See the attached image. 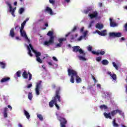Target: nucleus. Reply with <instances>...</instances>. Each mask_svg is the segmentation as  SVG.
I'll return each instance as SVG.
<instances>
[{
	"label": "nucleus",
	"mask_w": 127,
	"mask_h": 127,
	"mask_svg": "<svg viewBox=\"0 0 127 127\" xmlns=\"http://www.w3.org/2000/svg\"><path fill=\"white\" fill-rule=\"evenodd\" d=\"M67 73L68 75L71 76L70 82H71V83L72 84H74V77H75L76 78V83H81V82H82V78L79 77L78 75V72H77L76 70L71 68H68Z\"/></svg>",
	"instance_id": "obj_1"
},
{
	"label": "nucleus",
	"mask_w": 127,
	"mask_h": 127,
	"mask_svg": "<svg viewBox=\"0 0 127 127\" xmlns=\"http://www.w3.org/2000/svg\"><path fill=\"white\" fill-rule=\"evenodd\" d=\"M61 89L60 87H58L57 88L56 91V94L55 96L54 97L53 100H52L49 102V106L50 108H53L54 107V104L55 105V103L58 101L59 103L61 102V96H60V91Z\"/></svg>",
	"instance_id": "obj_2"
},
{
	"label": "nucleus",
	"mask_w": 127,
	"mask_h": 127,
	"mask_svg": "<svg viewBox=\"0 0 127 127\" xmlns=\"http://www.w3.org/2000/svg\"><path fill=\"white\" fill-rule=\"evenodd\" d=\"M47 35H48V36H50V38L49 41H45L44 42V45L45 46H49L50 45H51V44H53V43H54V36H53V31H49Z\"/></svg>",
	"instance_id": "obj_3"
},
{
	"label": "nucleus",
	"mask_w": 127,
	"mask_h": 127,
	"mask_svg": "<svg viewBox=\"0 0 127 127\" xmlns=\"http://www.w3.org/2000/svg\"><path fill=\"white\" fill-rule=\"evenodd\" d=\"M72 51L73 52H75V53H77V52H79V54H82V56L84 57H85L86 55V53L84 52V51H83L82 49L80 48V46H79L72 47Z\"/></svg>",
	"instance_id": "obj_4"
},
{
	"label": "nucleus",
	"mask_w": 127,
	"mask_h": 127,
	"mask_svg": "<svg viewBox=\"0 0 127 127\" xmlns=\"http://www.w3.org/2000/svg\"><path fill=\"white\" fill-rule=\"evenodd\" d=\"M58 120L60 122L61 126H66V125H67V120H66V119L61 116H58Z\"/></svg>",
	"instance_id": "obj_5"
},
{
	"label": "nucleus",
	"mask_w": 127,
	"mask_h": 127,
	"mask_svg": "<svg viewBox=\"0 0 127 127\" xmlns=\"http://www.w3.org/2000/svg\"><path fill=\"white\" fill-rule=\"evenodd\" d=\"M41 83H42V81H40L36 83L35 92L36 95L37 96H39V95H40V92H39V89H40V87H41Z\"/></svg>",
	"instance_id": "obj_6"
},
{
	"label": "nucleus",
	"mask_w": 127,
	"mask_h": 127,
	"mask_svg": "<svg viewBox=\"0 0 127 127\" xmlns=\"http://www.w3.org/2000/svg\"><path fill=\"white\" fill-rule=\"evenodd\" d=\"M110 37H121L122 33H115V32H110L109 33Z\"/></svg>",
	"instance_id": "obj_7"
},
{
	"label": "nucleus",
	"mask_w": 127,
	"mask_h": 127,
	"mask_svg": "<svg viewBox=\"0 0 127 127\" xmlns=\"http://www.w3.org/2000/svg\"><path fill=\"white\" fill-rule=\"evenodd\" d=\"M24 29V27H22L21 26L20 29L21 36H22V37H24L25 38L27 39V35H26V32H25V31L23 30Z\"/></svg>",
	"instance_id": "obj_8"
},
{
	"label": "nucleus",
	"mask_w": 127,
	"mask_h": 127,
	"mask_svg": "<svg viewBox=\"0 0 127 127\" xmlns=\"http://www.w3.org/2000/svg\"><path fill=\"white\" fill-rule=\"evenodd\" d=\"M98 11H95L92 12V13H89L88 16L90 17L91 19H93V18H97L98 17Z\"/></svg>",
	"instance_id": "obj_9"
},
{
	"label": "nucleus",
	"mask_w": 127,
	"mask_h": 127,
	"mask_svg": "<svg viewBox=\"0 0 127 127\" xmlns=\"http://www.w3.org/2000/svg\"><path fill=\"white\" fill-rule=\"evenodd\" d=\"M7 5H8V6H9V12L11 13V15L13 16H15V15H14V11H15V9H16V7H15L13 9H12V6H11V4L9 3H7Z\"/></svg>",
	"instance_id": "obj_10"
},
{
	"label": "nucleus",
	"mask_w": 127,
	"mask_h": 127,
	"mask_svg": "<svg viewBox=\"0 0 127 127\" xmlns=\"http://www.w3.org/2000/svg\"><path fill=\"white\" fill-rule=\"evenodd\" d=\"M95 32L101 36H106V35H107V30H104L101 31L96 30Z\"/></svg>",
	"instance_id": "obj_11"
},
{
	"label": "nucleus",
	"mask_w": 127,
	"mask_h": 127,
	"mask_svg": "<svg viewBox=\"0 0 127 127\" xmlns=\"http://www.w3.org/2000/svg\"><path fill=\"white\" fill-rule=\"evenodd\" d=\"M119 113L120 115H122V111L119 109L113 110L111 112V115L112 117H115L117 114Z\"/></svg>",
	"instance_id": "obj_12"
},
{
	"label": "nucleus",
	"mask_w": 127,
	"mask_h": 127,
	"mask_svg": "<svg viewBox=\"0 0 127 127\" xmlns=\"http://www.w3.org/2000/svg\"><path fill=\"white\" fill-rule=\"evenodd\" d=\"M59 43L56 45V47H61L62 46V42L66 41V38H60L58 40Z\"/></svg>",
	"instance_id": "obj_13"
},
{
	"label": "nucleus",
	"mask_w": 127,
	"mask_h": 127,
	"mask_svg": "<svg viewBox=\"0 0 127 127\" xmlns=\"http://www.w3.org/2000/svg\"><path fill=\"white\" fill-rule=\"evenodd\" d=\"M107 74L108 75H110L112 79H113V81H117V75L115 73L112 74V72H111L110 71H108L107 72Z\"/></svg>",
	"instance_id": "obj_14"
},
{
	"label": "nucleus",
	"mask_w": 127,
	"mask_h": 127,
	"mask_svg": "<svg viewBox=\"0 0 127 127\" xmlns=\"http://www.w3.org/2000/svg\"><path fill=\"white\" fill-rule=\"evenodd\" d=\"M46 12L48 13H50L51 15H52V14H53V11H52V9L49 7H47L45 9V12Z\"/></svg>",
	"instance_id": "obj_15"
},
{
	"label": "nucleus",
	"mask_w": 127,
	"mask_h": 127,
	"mask_svg": "<svg viewBox=\"0 0 127 127\" xmlns=\"http://www.w3.org/2000/svg\"><path fill=\"white\" fill-rule=\"evenodd\" d=\"M110 24L111 27H116V26H117V23L113 21V19L111 18H110Z\"/></svg>",
	"instance_id": "obj_16"
},
{
	"label": "nucleus",
	"mask_w": 127,
	"mask_h": 127,
	"mask_svg": "<svg viewBox=\"0 0 127 127\" xmlns=\"http://www.w3.org/2000/svg\"><path fill=\"white\" fill-rule=\"evenodd\" d=\"M10 80V78L7 77L3 78L1 79L0 82L1 83H5L6 82H8Z\"/></svg>",
	"instance_id": "obj_17"
},
{
	"label": "nucleus",
	"mask_w": 127,
	"mask_h": 127,
	"mask_svg": "<svg viewBox=\"0 0 127 127\" xmlns=\"http://www.w3.org/2000/svg\"><path fill=\"white\" fill-rule=\"evenodd\" d=\"M104 116L106 119H110V120H112V116H111V113H109L108 114L105 112L104 113Z\"/></svg>",
	"instance_id": "obj_18"
},
{
	"label": "nucleus",
	"mask_w": 127,
	"mask_h": 127,
	"mask_svg": "<svg viewBox=\"0 0 127 127\" xmlns=\"http://www.w3.org/2000/svg\"><path fill=\"white\" fill-rule=\"evenodd\" d=\"M14 35H15V34H14V29L12 28L11 29L10 31L9 36H11V37H12V38H13V37H14Z\"/></svg>",
	"instance_id": "obj_19"
},
{
	"label": "nucleus",
	"mask_w": 127,
	"mask_h": 127,
	"mask_svg": "<svg viewBox=\"0 0 127 127\" xmlns=\"http://www.w3.org/2000/svg\"><path fill=\"white\" fill-rule=\"evenodd\" d=\"M96 28L101 30V29L104 28V25L103 24L97 23L96 25Z\"/></svg>",
	"instance_id": "obj_20"
},
{
	"label": "nucleus",
	"mask_w": 127,
	"mask_h": 127,
	"mask_svg": "<svg viewBox=\"0 0 127 127\" xmlns=\"http://www.w3.org/2000/svg\"><path fill=\"white\" fill-rule=\"evenodd\" d=\"M22 75L24 79H27L28 78V73H27L26 70H24Z\"/></svg>",
	"instance_id": "obj_21"
},
{
	"label": "nucleus",
	"mask_w": 127,
	"mask_h": 127,
	"mask_svg": "<svg viewBox=\"0 0 127 127\" xmlns=\"http://www.w3.org/2000/svg\"><path fill=\"white\" fill-rule=\"evenodd\" d=\"M24 113L27 119H28V120H29V119L30 118V115H29V113L26 110H24Z\"/></svg>",
	"instance_id": "obj_22"
},
{
	"label": "nucleus",
	"mask_w": 127,
	"mask_h": 127,
	"mask_svg": "<svg viewBox=\"0 0 127 127\" xmlns=\"http://www.w3.org/2000/svg\"><path fill=\"white\" fill-rule=\"evenodd\" d=\"M29 20V18H27L23 23H21V26L24 27L25 24H26V22Z\"/></svg>",
	"instance_id": "obj_23"
},
{
	"label": "nucleus",
	"mask_w": 127,
	"mask_h": 127,
	"mask_svg": "<svg viewBox=\"0 0 127 127\" xmlns=\"http://www.w3.org/2000/svg\"><path fill=\"white\" fill-rule=\"evenodd\" d=\"M6 65V64L4 63L3 62H0V66L2 68V69H4L5 68V66Z\"/></svg>",
	"instance_id": "obj_24"
},
{
	"label": "nucleus",
	"mask_w": 127,
	"mask_h": 127,
	"mask_svg": "<svg viewBox=\"0 0 127 127\" xmlns=\"http://www.w3.org/2000/svg\"><path fill=\"white\" fill-rule=\"evenodd\" d=\"M112 124H113V127H119V124H118L117 123V122H116V119H114L113 120Z\"/></svg>",
	"instance_id": "obj_25"
},
{
	"label": "nucleus",
	"mask_w": 127,
	"mask_h": 127,
	"mask_svg": "<svg viewBox=\"0 0 127 127\" xmlns=\"http://www.w3.org/2000/svg\"><path fill=\"white\" fill-rule=\"evenodd\" d=\"M92 8H88L87 10H84V13L85 14H88V13H91V11H92Z\"/></svg>",
	"instance_id": "obj_26"
},
{
	"label": "nucleus",
	"mask_w": 127,
	"mask_h": 127,
	"mask_svg": "<svg viewBox=\"0 0 127 127\" xmlns=\"http://www.w3.org/2000/svg\"><path fill=\"white\" fill-rule=\"evenodd\" d=\"M100 108L101 110H107L108 107L105 105L103 104L100 106Z\"/></svg>",
	"instance_id": "obj_27"
},
{
	"label": "nucleus",
	"mask_w": 127,
	"mask_h": 127,
	"mask_svg": "<svg viewBox=\"0 0 127 127\" xmlns=\"http://www.w3.org/2000/svg\"><path fill=\"white\" fill-rule=\"evenodd\" d=\"M101 63L103 65H108V64H109V61L107 60H103Z\"/></svg>",
	"instance_id": "obj_28"
},
{
	"label": "nucleus",
	"mask_w": 127,
	"mask_h": 127,
	"mask_svg": "<svg viewBox=\"0 0 127 127\" xmlns=\"http://www.w3.org/2000/svg\"><path fill=\"white\" fill-rule=\"evenodd\" d=\"M28 50V54L31 57H32L33 56V55L31 53V50H30V48H29V46H27Z\"/></svg>",
	"instance_id": "obj_29"
},
{
	"label": "nucleus",
	"mask_w": 127,
	"mask_h": 127,
	"mask_svg": "<svg viewBox=\"0 0 127 127\" xmlns=\"http://www.w3.org/2000/svg\"><path fill=\"white\" fill-rule=\"evenodd\" d=\"M35 55L36 57V58H39L40 57V56H41V53L39 52H36L35 53Z\"/></svg>",
	"instance_id": "obj_30"
},
{
	"label": "nucleus",
	"mask_w": 127,
	"mask_h": 127,
	"mask_svg": "<svg viewBox=\"0 0 127 127\" xmlns=\"http://www.w3.org/2000/svg\"><path fill=\"white\" fill-rule=\"evenodd\" d=\"M33 96H32V92H29L28 93V98L29 99V100H32V98H33Z\"/></svg>",
	"instance_id": "obj_31"
},
{
	"label": "nucleus",
	"mask_w": 127,
	"mask_h": 127,
	"mask_svg": "<svg viewBox=\"0 0 127 127\" xmlns=\"http://www.w3.org/2000/svg\"><path fill=\"white\" fill-rule=\"evenodd\" d=\"M29 46L30 47L32 51H33V52H34V53L35 54L36 52H37V51H35V50L33 49V47H32V45H31V44H29Z\"/></svg>",
	"instance_id": "obj_32"
},
{
	"label": "nucleus",
	"mask_w": 127,
	"mask_h": 127,
	"mask_svg": "<svg viewBox=\"0 0 127 127\" xmlns=\"http://www.w3.org/2000/svg\"><path fill=\"white\" fill-rule=\"evenodd\" d=\"M37 118L39 119L40 121H43V117L41 114H38L37 115Z\"/></svg>",
	"instance_id": "obj_33"
},
{
	"label": "nucleus",
	"mask_w": 127,
	"mask_h": 127,
	"mask_svg": "<svg viewBox=\"0 0 127 127\" xmlns=\"http://www.w3.org/2000/svg\"><path fill=\"white\" fill-rule=\"evenodd\" d=\"M112 64L113 65V66L114 67V68H116V70H119V67L118 66V65H117V64H116V63L115 62H113Z\"/></svg>",
	"instance_id": "obj_34"
},
{
	"label": "nucleus",
	"mask_w": 127,
	"mask_h": 127,
	"mask_svg": "<svg viewBox=\"0 0 127 127\" xmlns=\"http://www.w3.org/2000/svg\"><path fill=\"white\" fill-rule=\"evenodd\" d=\"M79 60H82V61H86L87 59L83 56L78 57Z\"/></svg>",
	"instance_id": "obj_35"
},
{
	"label": "nucleus",
	"mask_w": 127,
	"mask_h": 127,
	"mask_svg": "<svg viewBox=\"0 0 127 127\" xmlns=\"http://www.w3.org/2000/svg\"><path fill=\"white\" fill-rule=\"evenodd\" d=\"M98 53L99 55H104V54H106V52L104 51H99Z\"/></svg>",
	"instance_id": "obj_36"
},
{
	"label": "nucleus",
	"mask_w": 127,
	"mask_h": 127,
	"mask_svg": "<svg viewBox=\"0 0 127 127\" xmlns=\"http://www.w3.org/2000/svg\"><path fill=\"white\" fill-rule=\"evenodd\" d=\"M28 74L29 75L28 81H30L32 79V74L29 71L28 72Z\"/></svg>",
	"instance_id": "obj_37"
},
{
	"label": "nucleus",
	"mask_w": 127,
	"mask_h": 127,
	"mask_svg": "<svg viewBox=\"0 0 127 127\" xmlns=\"http://www.w3.org/2000/svg\"><path fill=\"white\" fill-rule=\"evenodd\" d=\"M94 22H95V21H91L89 25H88V28H91V27H92V26H93V24H94Z\"/></svg>",
	"instance_id": "obj_38"
},
{
	"label": "nucleus",
	"mask_w": 127,
	"mask_h": 127,
	"mask_svg": "<svg viewBox=\"0 0 127 127\" xmlns=\"http://www.w3.org/2000/svg\"><path fill=\"white\" fill-rule=\"evenodd\" d=\"M21 74V71L20 70H18V71H17V72L16 73V75L17 76V77H20V74Z\"/></svg>",
	"instance_id": "obj_39"
},
{
	"label": "nucleus",
	"mask_w": 127,
	"mask_h": 127,
	"mask_svg": "<svg viewBox=\"0 0 127 127\" xmlns=\"http://www.w3.org/2000/svg\"><path fill=\"white\" fill-rule=\"evenodd\" d=\"M23 12H24V8H20V9L19 10V13H20V14H22Z\"/></svg>",
	"instance_id": "obj_40"
},
{
	"label": "nucleus",
	"mask_w": 127,
	"mask_h": 127,
	"mask_svg": "<svg viewBox=\"0 0 127 127\" xmlns=\"http://www.w3.org/2000/svg\"><path fill=\"white\" fill-rule=\"evenodd\" d=\"M36 61L37 62H39V63H42V60L40 59V58H37Z\"/></svg>",
	"instance_id": "obj_41"
},
{
	"label": "nucleus",
	"mask_w": 127,
	"mask_h": 127,
	"mask_svg": "<svg viewBox=\"0 0 127 127\" xmlns=\"http://www.w3.org/2000/svg\"><path fill=\"white\" fill-rule=\"evenodd\" d=\"M96 61H97V62H100V61H101V60H102V57H98L96 58Z\"/></svg>",
	"instance_id": "obj_42"
},
{
	"label": "nucleus",
	"mask_w": 127,
	"mask_h": 127,
	"mask_svg": "<svg viewBox=\"0 0 127 127\" xmlns=\"http://www.w3.org/2000/svg\"><path fill=\"white\" fill-rule=\"evenodd\" d=\"M92 53L94 55H99V52H96L95 51H91Z\"/></svg>",
	"instance_id": "obj_43"
},
{
	"label": "nucleus",
	"mask_w": 127,
	"mask_h": 127,
	"mask_svg": "<svg viewBox=\"0 0 127 127\" xmlns=\"http://www.w3.org/2000/svg\"><path fill=\"white\" fill-rule=\"evenodd\" d=\"M55 106H56V107L57 108V110H60V107L58 106V104H57V102L55 103Z\"/></svg>",
	"instance_id": "obj_44"
},
{
	"label": "nucleus",
	"mask_w": 127,
	"mask_h": 127,
	"mask_svg": "<svg viewBox=\"0 0 127 127\" xmlns=\"http://www.w3.org/2000/svg\"><path fill=\"white\" fill-rule=\"evenodd\" d=\"M77 30V26H74L73 29L71 30V32H75Z\"/></svg>",
	"instance_id": "obj_45"
},
{
	"label": "nucleus",
	"mask_w": 127,
	"mask_h": 127,
	"mask_svg": "<svg viewBox=\"0 0 127 127\" xmlns=\"http://www.w3.org/2000/svg\"><path fill=\"white\" fill-rule=\"evenodd\" d=\"M87 49L88 51H92V49H93V47L91 46H89L87 48Z\"/></svg>",
	"instance_id": "obj_46"
},
{
	"label": "nucleus",
	"mask_w": 127,
	"mask_h": 127,
	"mask_svg": "<svg viewBox=\"0 0 127 127\" xmlns=\"http://www.w3.org/2000/svg\"><path fill=\"white\" fill-rule=\"evenodd\" d=\"M92 78L93 79V80L94 81V83H97V79H96V78H95L93 75H91Z\"/></svg>",
	"instance_id": "obj_47"
},
{
	"label": "nucleus",
	"mask_w": 127,
	"mask_h": 127,
	"mask_svg": "<svg viewBox=\"0 0 127 127\" xmlns=\"http://www.w3.org/2000/svg\"><path fill=\"white\" fill-rule=\"evenodd\" d=\"M50 3H52V4H54L55 3V1L54 0H49Z\"/></svg>",
	"instance_id": "obj_48"
},
{
	"label": "nucleus",
	"mask_w": 127,
	"mask_h": 127,
	"mask_svg": "<svg viewBox=\"0 0 127 127\" xmlns=\"http://www.w3.org/2000/svg\"><path fill=\"white\" fill-rule=\"evenodd\" d=\"M83 39V36H80V37H79L77 39L78 41H81Z\"/></svg>",
	"instance_id": "obj_49"
},
{
	"label": "nucleus",
	"mask_w": 127,
	"mask_h": 127,
	"mask_svg": "<svg viewBox=\"0 0 127 127\" xmlns=\"http://www.w3.org/2000/svg\"><path fill=\"white\" fill-rule=\"evenodd\" d=\"M8 109L7 107L4 108L3 113H7Z\"/></svg>",
	"instance_id": "obj_50"
},
{
	"label": "nucleus",
	"mask_w": 127,
	"mask_h": 127,
	"mask_svg": "<svg viewBox=\"0 0 127 127\" xmlns=\"http://www.w3.org/2000/svg\"><path fill=\"white\" fill-rule=\"evenodd\" d=\"M32 87V84H29L27 86V89H29V88H31Z\"/></svg>",
	"instance_id": "obj_51"
},
{
	"label": "nucleus",
	"mask_w": 127,
	"mask_h": 127,
	"mask_svg": "<svg viewBox=\"0 0 127 127\" xmlns=\"http://www.w3.org/2000/svg\"><path fill=\"white\" fill-rule=\"evenodd\" d=\"M4 118H7V113L3 112Z\"/></svg>",
	"instance_id": "obj_52"
},
{
	"label": "nucleus",
	"mask_w": 127,
	"mask_h": 127,
	"mask_svg": "<svg viewBox=\"0 0 127 127\" xmlns=\"http://www.w3.org/2000/svg\"><path fill=\"white\" fill-rule=\"evenodd\" d=\"M25 39H26V40H27L28 43H29V44H30V40L28 39V37H27V38H25Z\"/></svg>",
	"instance_id": "obj_53"
},
{
	"label": "nucleus",
	"mask_w": 127,
	"mask_h": 127,
	"mask_svg": "<svg viewBox=\"0 0 127 127\" xmlns=\"http://www.w3.org/2000/svg\"><path fill=\"white\" fill-rule=\"evenodd\" d=\"M52 87L53 89H55V88H56V85H55L54 84H52Z\"/></svg>",
	"instance_id": "obj_54"
},
{
	"label": "nucleus",
	"mask_w": 127,
	"mask_h": 127,
	"mask_svg": "<svg viewBox=\"0 0 127 127\" xmlns=\"http://www.w3.org/2000/svg\"><path fill=\"white\" fill-rule=\"evenodd\" d=\"M53 60H54V61H58V60H57V59L55 57H53Z\"/></svg>",
	"instance_id": "obj_55"
},
{
	"label": "nucleus",
	"mask_w": 127,
	"mask_h": 127,
	"mask_svg": "<svg viewBox=\"0 0 127 127\" xmlns=\"http://www.w3.org/2000/svg\"><path fill=\"white\" fill-rule=\"evenodd\" d=\"M70 39H71V40H74V39H75V38L74 37V36L73 35H71Z\"/></svg>",
	"instance_id": "obj_56"
},
{
	"label": "nucleus",
	"mask_w": 127,
	"mask_h": 127,
	"mask_svg": "<svg viewBox=\"0 0 127 127\" xmlns=\"http://www.w3.org/2000/svg\"><path fill=\"white\" fill-rule=\"evenodd\" d=\"M7 107L8 108V109H10V111H11V110H12V107H11V106L8 105Z\"/></svg>",
	"instance_id": "obj_57"
},
{
	"label": "nucleus",
	"mask_w": 127,
	"mask_h": 127,
	"mask_svg": "<svg viewBox=\"0 0 127 127\" xmlns=\"http://www.w3.org/2000/svg\"><path fill=\"white\" fill-rule=\"evenodd\" d=\"M91 89H93V86L92 85L88 86V90H91Z\"/></svg>",
	"instance_id": "obj_58"
},
{
	"label": "nucleus",
	"mask_w": 127,
	"mask_h": 127,
	"mask_svg": "<svg viewBox=\"0 0 127 127\" xmlns=\"http://www.w3.org/2000/svg\"><path fill=\"white\" fill-rule=\"evenodd\" d=\"M124 27L125 28V30L127 31V23L125 25Z\"/></svg>",
	"instance_id": "obj_59"
},
{
	"label": "nucleus",
	"mask_w": 127,
	"mask_h": 127,
	"mask_svg": "<svg viewBox=\"0 0 127 127\" xmlns=\"http://www.w3.org/2000/svg\"><path fill=\"white\" fill-rule=\"evenodd\" d=\"M16 28H20V27H19V25H17L15 27V29H16Z\"/></svg>",
	"instance_id": "obj_60"
},
{
	"label": "nucleus",
	"mask_w": 127,
	"mask_h": 127,
	"mask_svg": "<svg viewBox=\"0 0 127 127\" xmlns=\"http://www.w3.org/2000/svg\"><path fill=\"white\" fill-rule=\"evenodd\" d=\"M45 26L46 27H48V23L46 22L45 23Z\"/></svg>",
	"instance_id": "obj_61"
},
{
	"label": "nucleus",
	"mask_w": 127,
	"mask_h": 127,
	"mask_svg": "<svg viewBox=\"0 0 127 127\" xmlns=\"http://www.w3.org/2000/svg\"><path fill=\"white\" fill-rule=\"evenodd\" d=\"M84 31V27H82L80 29V32H83Z\"/></svg>",
	"instance_id": "obj_62"
},
{
	"label": "nucleus",
	"mask_w": 127,
	"mask_h": 127,
	"mask_svg": "<svg viewBox=\"0 0 127 127\" xmlns=\"http://www.w3.org/2000/svg\"><path fill=\"white\" fill-rule=\"evenodd\" d=\"M97 88H101V84H98L97 85Z\"/></svg>",
	"instance_id": "obj_63"
},
{
	"label": "nucleus",
	"mask_w": 127,
	"mask_h": 127,
	"mask_svg": "<svg viewBox=\"0 0 127 127\" xmlns=\"http://www.w3.org/2000/svg\"><path fill=\"white\" fill-rule=\"evenodd\" d=\"M18 127H22V125L21 124H20V123H19V124H18Z\"/></svg>",
	"instance_id": "obj_64"
}]
</instances>
